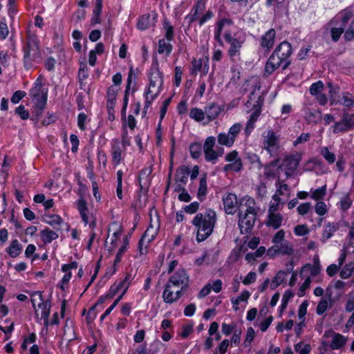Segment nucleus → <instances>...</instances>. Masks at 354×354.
I'll return each mask as SVG.
<instances>
[{
	"label": "nucleus",
	"instance_id": "obj_58",
	"mask_svg": "<svg viewBox=\"0 0 354 354\" xmlns=\"http://www.w3.org/2000/svg\"><path fill=\"white\" fill-rule=\"evenodd\" d=\"M345 28L340 26L339 28H332L330 29V36L333 41L337 42L339 41L342 35L345 32Z\"/></svg>",
	"mask_w": 354,
	"mask_h": 354
},
{
	"label": "nucleus",
	"instance_id": "obj_48",
	"mask_svg": "<svg viewBox=\"0 0 354 354\" xmlns=\"http://www.w3.org/2000/svg\"><path fill=\"white\" fill-rule=\"evenodd\" d=\"M311 198L315 201H319L323 199L326 194V185H324L315 190H311Z\"/></svg>",
	"mask_w": 354,
	"mask_h": 354
},
{
	"label": "nucleus",
	"instance_id": "obj_40",
	"mask_svg": "<svg viewBox=\"0 0 354 354\" xmlns=\"http://www.w3.org/2000/svg\"><path fill=\"white\" fill-rule=\"evenodd\" d=\"M126 251H127V250L125 249V246H121L119 248V250H118L117 254H116L114 261H113V266L111 267V270H112L111 273V276L116 273V272L118 270L117 266L118 263H120L121 262L122 256Z\"/></svg>",
	"mask_w": 354,
	"mask_h": 354
},
{
	"label": "nucleus",
	"instance_id": "obj_64",
	"mask_svg": "<svg viewBox=\"0 0 354 354\" xmlns=\"http://www.w3.org/2000/svg\"><path fill=\"white\" fill-rule=\"evenodd\" d=\"M342 104L346 107L350 108V107L353 106H354V97L348 93H346L342 97Z\"/></svg>",
	"mask_w": 354,
	"mask_h": 354
},
{
	"label": "nucleus",
	"instance_id": "obj_28",
	"mask_svg": "<svg viewBox=\"0 0 354 354\" xmlns=\"http://www.w3.org/2000/svg\"><path fill=\"white\" fill-rule=\"evenodd\" d=\"M171 41H168L165 38L160 39L158 42V53L160 55L165 54L166 56L170 55L173 50Z\"/></svg>",
	"mask_w": 354,
	"mask_h": 354
},
{
	"label": "nucleus",
	"instance_id": "obj_21",
	"mask_svg": "<svg viewBox=\"0 0 354 354\" xmlns=\"http://www.w3.org/2000/svg\"><path fill=\"white\" fill-rule=\"evenodd\" d=\"M223 110V107L222 106L216 103H211L205 106V113L209 121H213L218 117Z\"/></svg>",
	"mask_w": 354,
	"mask_h": 354
},
{
	"label": "nucleus",
	"instance_id": "obj_7",
	"mask_svg": "<svg viewBox=\"0 0 354 354\" xmlns=\"http://www.w3.org/2000/svg\"><path fill=\"white\" fill-rule=\"evenodd\" d=\"M149 84L147 90L152 91V88L158 86L157 91L160 89L161 92L163 85V74L160 71L159 65L157 61L153 62L149 71Z\"/></svg>",
	"mask_w": 354,
	"mask_h": 354
},
{
	"label": "nucleus",
	"instance_id": "obj_32",
	"mask_svg": "<svg viewBox=\"0 0 354 354\" xmlns=\"http://www.w3.org/2000/svg\"><path fill=\"white\" fill-rule=\"evenodd\" d=\"M353 16L354 12L352 8L347 7L342 10L339 14V17L341 19V26L344 28H346L347 24L353 18Z\"/></svg>",
	"mask_w": 354,
	"mask_h": 354
},
{
	"label": "nucleus",
	"instance_id": "obj_62",
	"mask_svg": "<svg viewBox=\"0 0 354 354\" xmlns=\"http://www.w3.org/2000/svg\"><path fill=\"white\" fill-rule=\"evenodd\" d=\"M15 113L20 117L21 120H26L30 118V113L28 111L26 110L25 106L23 104H20L15 109Z\"/></svg>",
	"mask_w": 354,
	"mask_h": 354
},
{
	"label": "nucleus",
	"instance_id": "obj_13",
	"mask_svg": "<svg viewBox=\"0 0 354 354\" xmlns=\"http://www.w3.org/2000/svg\"><path fill=\"white\" fill-rule=\"evenodd\" d=\"M257 216L239 213L238 225L241 234H249L252 232Z\"/></svg>",
	"mask_w": 354,
	"mask_h": 354
},
{
	"label": "nucleus",
	"instance_id": "obj_43",
	"mask_svg": "<svg viewBox=\"0 0 354 354\" xmlns=\"http://www.w3.org/2000/svg\"><path fill=\"white\" fill-rule=\"evenodd\" d=\"M64 337L68 342H71L74 339H77L75 329L73 326H69L66 322L64 326Z\"/></svg>",
	"mask_w": 354,
	"mask_h": 354
},
{
	"label": "nucleus",
	"instance_id": "obj_63",
	"mask_svg": "<svg viewBox=\"0 0 354 354\" xmlns=\"http://www.w3.org/2000/svg\"><path fill=\"white\" fill-rule=\"evenodd\" d=\"M344 38L346 41L354 39V19L351 22L348 28L344 34Z\"/></svg>",
	"mask_w": 354,
	"mask_h": 354
},
{
	"label": "nucleus",
	"instance_id": "obj_1",
	"mask_svg": "<svg viewBox=\"0 0 354 354\" xmlns=\"http://www.w3.org/2000/svg\"><path fill=\"white\" fill-rule=\"evenodd\" d=\"M189 276L184 268H178L171 275L162 292L164 302L172 304L188 290Z\"/></svg>",
	"mask_w": 354,
	"mask_h": 354
},
{
	"label": "nucleus",
	"instance_id": "obj_26",
	"mask_svg": "<svg viewBox=\"0 0 354 354\" xmlns=\"http://www.w3.org/2000/svg\"><path fill=\"white\" fill-rule=\"evenodd\" d=\"M46 94L44 93L41 100H37V102H35L34 107L35 114L31 118L32 120H35L37 121L42 116L43 111L46 106Z\"/></svg>",
	"mask_w": 354,
	"mask_h": 354
},
{
	"label": "nucleus",
	"instance_id": "obj_47",
	"mask_svg": "<svg viewBox=\"0 0 354 354\" xmlns=\"http://www.w3.org/2000/svg\"><path fill=\"white\" fill-rule=\"evenodd\" d=\"M205 113L201 109L192 108L189 112V117L196 122H201L205 119Z\"/></svg>",
	"mask_w": 354,
	"mask_h": 354
},
{
	"label": "nucleus",
	"instance_id": "obj_12",
	"mask_svg": "<svg viewBox=\"0 0 354 354\" xmlns=\"http://www.w3.org/2000/svg\"><path fill=\"white\" fill-rule=\"evenodd\" d=\"M44 93L46 94V101L48 100V88H44L43 76L41 75L36 79L32 88L29 91V95L33 100H41Z\"/></svg>",
	"mask_w": 354,
	"mask_h": 354
},
{
	"label": "nucleus",
	"instance_id": "obj_22",
	"mask_svg": "<svg viewBox=\"0 0 354 354\" xmlns=\"http://www.w3.org/2000/svg\"><path fill=\"white\" fill-rule=\"evenodd\" d=\"M103 0H95V6L92 12L91 25L95 26L101 23V14L102 12Z\"/></svg>",
	"mask_w": 354,
	"mask_h": 354
},
{
	"label": "nucleus",
	"instance_id": "obj_20",
	"mask_svg": "<svg viewBox=\"0 0 354 354\" xmlns=\"http://www.w3.org/2000/svg\"><path fill=\"white\" fill-rule=\"evenodd\" d=\"M42 221L53 227L55 230H61V225L64 223L63 218L58 214H45Z\"/></svg>",
	"mask_w": 354,
	"mask_h": 354
},
{
	"label": "nucleus",
	"instance_id": "obj_38",
	"mask_svg": "<svg viewBox=\"0 0 354 354\" xmlns=\"http://www.w3.org/2000/svg\"><path fill=\"white\" fill-rule=\"evenodd\" d=\"M243 165L241 159L235 160L234 162H232L229 164L225 165L223 167V171L225 172L234 171L240 172L243 169Z\"/></svg>",
	"mask_w": 354,
	"mask_h": 354
},
{
	"label": "nucleus",
	"instance_id": "obj_31",
	"mask_svg": "<svg viewBox=\"0 0 354 354\" xmlns=\"http://www.w3.org/2000/svg\"><path fill=\"white\" fill-rule=\"evenodd\" d=\"M41 239L44 243H50L53 240L57 239L59 235L55 231L51 230L48 227H46L40 232Z\"/></svg>",
	"mask_w": 354,
	"mask_h": 354
},
{
	"label": "nucleus",
	"instance_id": "obj_46",
	"mask_svg": "<svg viewBox=\"0 0 354 354\" xmlns=\"http://www.w3.org/2000/svg\"><path fill=\"white\" fill-rule=\"evenodd\" d=\"M133 279L132 274L130 272H128L126 273L125 277L124 279L115 281V283L119 286V288L122 289H124L125 287L129 288L131 281Z\"/></svg>",
	"mask_w": 354,
	"mask_h": 354
},
{
	"label": "nucleus",
	"instance_id": "obj_50",
	"mask_svg": "<svg viewBox=\"0 0 354 354\" xmlns=\"http://www.w3.org/2000/svg\"><path fill=\"white\" fill-rule=\"evenodd\" d=\"M320 153L329 164H333L335 162L336 158L335 153L330 151L327 147H322Z\"/></svg>",
	"mask_w": 354,
	"mask_h": 354
},
{
	"label": "nucleus",
	"instance_id": "obj_18",
	"mask_svg": "<svg viewBox=\"0 0 354 354\" xmlns=\"http://www.w3.org/2000/svg\"><path fill=\"white\" fill-rule=\"evenodd\" d=\"M206 2L201 0H196L189 12L186 17L185 19L188 20L189 26L198 19L199 14L205 10Z\"/></svg>",
	"mask_w": 354,
	"mask_h": 354
},
{
	"label": "nucleus",
	"instance_id": "obj_10",
	"mask_svg": "<svg viewBox=\"0 0 354 354\" xmlns=\"http://www.w3.org/2000/svg\"><path fill=\"white\" fill-rule=\"evenodd\" d=\"M223 36L225 41L230 44L227 55L230 59H233L236 55L240 54L243 41L233 37L230 30L225 31Z\"/></svg>",
	"mask_w": 354,
	"mask_h": 354
},
{
	"label": "nucleus",
	"instance_id": "obj_34",
	"mask_svg": "<svg viewBox=\"0 0 354 354\" xmlns=\"http://www.w3.org/2000/svg\"><path fill=\"white\" fill-rule=\"evenodd\" d=\"M163 29L165 30V37L168 41H173L175 36L174 27L170 21L165 19L162 22Z\"/></svg>",
	"mask_w": 354,
	"mask_h": 354
},
{
	"label": "nucleus",
	"instance_id": "obj_44",
	"mask_svg": "<svg viewBox=\"0 0 354 354\" xmlns=\"http://www.w3.org/2000/svg\"><path fill=\"white\" fill-rule=\"evenodd\" d=\"M123 175H124V173L121 169L118 170L116 173V176H117L116 195H117V197L120 200H122L123 198V194H122Z\"/></svg>",
	"mask_w": 354,
	"mask_h": 354
},
{
	"label": "nucleus",
	"instance_id": "obj_60",
	"mask_svg": "<svg viewBox=\"0 0 354 354\" xmlns=\"http://www.w3.org/2000/svg\"><path fill=\"white\" fill-rule=\"evenodd\" d=\"M9 34V30L8 28V25L6 21V19L3 18L0 21V39L1 40H4L7 38Z\"/></svg>",
	"mask_w": 354,
	"mask_h": 354
},
{
	"label": "nucleus",
	"instance_id": "obj_45",
	"mask_svg": "<svg viewBox=\"0 0 354 354\" xmlns=\"http://www.w3.org/2000/svg\"><path fill=\"white\" fill-rule=\"evenodd\" d=\"M218 142L221 145H224L228 147H232L234 142L233 141L232 138H230V136L228 135V133H220L218 135Z\"/></svg>",
	"mask_w": 354,
	"mask_h": 354
},
{
	"label": "nucleus",
	"instance_id": "obj_8",
	"mask_svg": "<svg viewBox=\"0 0 354 354\" xmlns=\"http://www.w3.org/2000/svg\"><path fill=\"white\" fill-rule=\"evenodd\" d=\"M110 145L111 162L114 167H117L124 160V156L122 155L125 153L127 148L122 146L120 139L117 138H114L111 140Z\"/></svg>",
	"mask_w": 354,
	"mask_h": 354
},
{
	"label": "nucleus",
	"instance_id": "obj_5",
	"mask_svg": "<svg viewBox=\"0 0 354 354\" xmlns=\"http://www.w3.org/2000/svg\"><path fill=\"white\" fill-rule=\"evenodd\" d=\"M263 149L271 156H277L280 149V136L273 129H268L262 134Z\"/></svg>",
	"mask_w": 354,
	"mask_h": 354
},
{
	"label": "nucleus",
	"instance_id": "obj_3",
	"mask_svg": "<svg viewBox=\"0 0 354 354\" xmlns=\"http://www.w3.org/2000/svg\"><path fill=\"white\" fill-rule=\"evenodd\" d=\"M216 221V213L212 209H207L204 212L196 214L191 223L195 227L196 241L198 243L205 241L212 235Z\"/></svg>",
	"mask_w": 354,
	"mask_h": 354
},
{
	"label": "nucleus",
	"instance_id": "obj_9",
	"mask_svg": "<svg viewBox=\"0 0 354 354\" xmlns=\"http://www.w3.org/2000/svg\"><path fill=\"white\" fill-rule=\"evenodd\" d=\"M301 158V153L298 152L295 154L288 155L283 158V166L286 170L287 177H290L297 169Z\"/></svg>",
	"mask_w": 354,
	"mask_h": 354
},
{
	"label": "nucleus",
	"instance_id": "obj_49",
	"mask_svg": "<svg viewBox=\"0 0 354 354\" xmlns=\"http://www.w3.org/2000/svg\"><path fill=\"white\" fill-rule=\"evenodd\" d=\"M294 297V293L291 290H286L283 295L281 304L279 306L280 312H282L287 308L288 304L290 299Z\"/></svg>",
	"mask_w": 354,
	"mask_h": 354
},
{
	"label": "nucleus",
	"instance_id": "obj_37",
	"mask_svg": "<svg viewBox=\"0 0 354 354\" xmlns=\"http://www.w3.org/2000/svg\"><path fill=\"white\" fill-rule=\"evenodd\" d=\"M150 14H145L138 18L136 27L140 30H146L149 28Z\"/></svg>",
	"mask_w": 354,
	"mask_h": 354
},
{
	"label": "nucleus",
	"instance_id": "obj_35",
	"mask_svg": "<svg viewBox=\"0 0 354 354\" xmlns=\"http://www.w3.org/2000/svg\"><path fill=\"white\" fill-rule=\"evenodd\" d=\"M189 150L191 157L194 159H198L202 154V145L199 142H194L189 145Z\"/></svg>",
	"mask_w": 354,
	"mask_h": 354
},
{
	"label": "nucleus",
	"instance_id": "obj_54",
	"mask_svg": "<svg viewBox=\"0 0 354 354\" xmlns=\"http://www.w3.org/2000/svg\"><path fill=\"white\" fill-rule=\"evenodd\" d=\"M295 350L299 354H308L311 351V346L309 344H304L303 342H299L295 345Z\"/></svg>",
	"mask_w": 354,
	"mask_h": 354
},
{
	"label": "nucleus",
	"instance_id": "obj_51",
	"mask_svg": "<svg viewBox=\"0 0 354 354\" xmlns=\"http://www.w3.org/2000/svg\"><path fill=\"white\" fill-rule=\"evenodd\" d=\"M353 201L351 198L350 194H346L340 199L339 205L340 209L343 212H346L352 205Z\"/></svg>",
	"mask_w": 354,
	"mask_h": 354
},
{
	"label": "nucleus",
	"instance_id": "obj_36",
	"mask_svg": "<svg viewBox=\"0 0 354 354\" xmlns=\"http://www.w3.org/2000/svg\"><path fill=\"white\" fill-rule=\"evenodd\" d=\"M339 229V224L337 223H328L323 231V237L329 239L335 234V232Z\"/></svg>",
	"mask_w": 354,
	"mask_h": 354
},
{
	"label": "nucleus",
	"instance_id": "obj_29",
	"mask_svg": "<svg viewBox=\"0 0 354 354\" xmlns=\"http://www.w3.org/2000/svg\"><path fill=\"white\" fill-rule=\"evenodd\" d=\"M190 174V169L185 165H181L178 167L176 172L177 183L186 185L188 180V176Z\"/></svg>",
	"mask_w": 354,
	"mask_h": 354
},
{
	"label": "nucleus",
	"instance_id": "obj_16",
	"mask_svg": "<svg viewBox=\"0 0 354 354\" xmlns=\"http://www.w3.org/2000/svg\"><path fill=\"white\" fill-rule=\"evenodd\" d=\"M233 24L232 19L227 17H223L216 21L214 31V39L219 46H223V41L221 38V35L224 27L225 26H230L233 25Z\"/></svg>",
	"mask_w": 354,
	"mask_h": 354
},
{
	"label": "nucleus",
	"instance_id": "obj_41",
	"mask_svg": "<svg viewBox=\"0 0 354 354\" xmlns=\"http://www.w3.org/2000/svg\"><path fill=\"white\" fill-rule=\"evenodd\" d=\"M254 205L255 201L254 198L250 196L245 197V205L246 207V209L244 214L257 216V212L254 208Z\"/></svg>",
	"mask_w": 354,
	"mask_h": 354
},
{
	"label": "nucleus",
	"instance_id": "obj_57",
	"mask_svg": "<svg viewBox=\"0 0 354 354\" xmlns=\"http://www.w3.org/2000/svg\"><path fill=\"white\" fill-rule=\"evenodd\" d=\"M152 229L153 228V226L152 225H150L147 229L146 230V231L144 232V234L142 235V236L140 237L139 241H138V252L140 253V254H144L146 253V252H144V249H143V244H144V241L145 239L149 236V232H150V229Z\"/></svg>",
	"mask_w": 354,
	"mask_h": 354
},
{
	"label": "nucleus",
	"instance_id": "obj_42",
	"mask_svg": "<svg viewBox=\"0 0 354 354\" xmlns=\"http://www.w3.org/2000/svg\"><path fill=\"white\" fill-rule=\"evenodd\" d=\"M354 271V263L350 262L346 263L341 270L339 273V277L342 279H348L353 274Z\"/></svg>",
	"mask_w": 354,
	"mask_h": 354
},
{
	"label": "nucleus",
	"instance_id": "obj_61",
	"mask_svg": "<svg viewBox=\"0 0 354 354\" xmlns=\"http://www.w3.org/2000/svg\"><path fill=\"white\" fill-rule=\"evenodd\" d=\"M329 308L328 301L326 299H321L316 308V313L318 315H322Z\"/></svg>",
	"mask_w": 354,
	"mask_h": 354
},
{
	"label": "nucleus",
	"instance_id": "obj_55",
	"mask_svg": "<svg viewBox=\"0 0 354 354\" xmlns=\"http://www.w3.org/2000/svg\"><path fill=\"white\" fill-rule=\"evenodd\" d=\"M247 158L250 164H256L258 169H261L263 167V164L261 162L260 157L257 153H248L247 154Z\"/></svg>",
	"mask_w": 354,
	"mask_h": 354
},
{
	"label": "nucleus",
	"instance_id": "obj_52",
	"mask_svg": "<svg viewBox=\"0 0 354 354\" xmlns=\"http://www.w3.org/2000/svg\"><path fill=\"white\" fill-rule=\"evenodd\" d=\"M205 159L207 162H211L214 165L217 162L218 156L215 149L205 150L204 151Z\"/></svg>",
	"mask_w": 354,
	"mask_h": 354
},
{
	"label": "nucleus",
	"instance_id": "obj_39",
	"mask_svg": "<svg viewBox=\"0 0 354 354\" xmlns=\"http://www.w3.org/2000/svg\"><path fill=\"white\" fill-rule=\"evenodd\" d=\"M257 113H252L250 115L244 130L246 136H249L255 127V123L259 118V117L257 116Z\"/></svg>",
	"mask_w": 354,
	"mask_h": 354
},
{
	"label": "nucleus",
	"instance_id": "obj_59",
	"mask_svg": "<svg viewBox=\"0 0 354 354\" xmlns=\"http://www.w3.org/2000/svg\"><path fill=\"white\" fill-rule=\"evenodd\" d=\"M242 129V126L240 123H235L229 129L228 131V135L230 136V138H232L233 141L234 142L236 140V138L240 133L241 130Z\"/></svg>",
	"mask_w": 354,
	"mask_h": 354
},
{
	"label": "nucleus",
	"instance_id": "obj_4",
	"mask_svg": "<svg viewBox=\"0 0 354 354\" xmlns=\"http://www.w3.org/2000/svg\"><path fill=\"white\" fill-rule=\"evenodd\" d=\"M23 65L26 71L30 70L41 59L39 41L36 37L29 38L22 46Z\"/></svg>",
	"mask_w": 354,
	"mask_h": 354
},
{
	"label": "nucleus",
	"instance_id": "obj_25",
	"mask_svg": "<svg viewBox=\"0 0 354 354\" xmlns=\"http://www.w3.org/2000/svg\"><path fill=\"white\" fill-rule=\"evenodd\" d=\"M207 194V174L204 173L200 178L199 187L197 192V198L203 202Z\"/></svg>",
	"mask_w": 354,
	"mask_h": 354
},
{
	"label": "nucleus",
	"instance_id": "obj_53",
	"mask_svg": "<svg viewBox=\"0 0 354 354\" xmlns=\"http://www.w3.org/2000/svg\"><path fill=\"white\" fill-rule=\"evenodd\" d=\"M342 121L346 125L349 131L354 127V114L344 112L342 117Z\"/></svg>",
	"mask_w": 354,
	"mask_h": 354
},
{
	"label": "nucleus",
	"instance_id": "obj_27",
	"mask_svg": "<svg viewBox=\"0 0 354 354\" xmlns=\"http://www.w3.org/2000/svg\"><path fill=\"white\" fill-rule=\"evenodd\" d=\"M160 94V89L156 91L155 93H153V91L147 90L145 92V106L144 109L142 110V117H145L147 115V110L149 107L152 104L153 101L156 100V98Z\"/></svg>",
	"mask_w": 354,
	"mask_h": 354
},
{
	"label": "nucleus",
	"instance_id": "obj_24",
	"mask_svg": "<svg viewBox=\"0 0 354 354\" xmlns=\"http://www.w3.org/2000/svg\"><path fill=\"white\" fill-rule=\"evenodd\" d=\"M23 250V245L15 239L11 241L6 251L11 258L17 257Z\"/></svg>",
	"mask_w": 354,
	"mask_h": 354
},
{
	"label": "nucleus",
	"instance_id": "obj_2",
	"mask_svg": "<svg viewBox=\"0 0 354 354\" xmlns=\"http://www.w3.org/2000/svg\"><path fill=\"white\" fill-rule=\"evenodd\" d=\"M292 53L293 48L289 41L284 40L280 42L266 62L263 75L269 77L280 67L282 71L287 69L292 64L290 57Z\"/></svg>",
	"mask_w": 354,
	"mask_h": 354
},
{
	"label": "nucleus",
	"instance_id": "obj_15",
	"mask_svg": "<svg viewBox=\"0 0 354 354\" xmlns=\"http://www.w3.org/2000/svg\"><path fill=\"white\" fill-rule=\"evenodd\" d=\"M279 161L280 159L277 158L269 163L263 165L262 168L264 169L263 174L266 179L272 180L275 178H278L281 169V166L279 165Z\"/></svg>",
	"mask_w": 354,
	"mask_h": 354
},
{
	"label": "nucleus",
	"instance_id": "obj_56",
	"mask_svg": "<svg viewBox=\"0 0 354 354\" xmlns=\"http://www.w3.org/2000/svg\"><path fill=\"white\" fill-rule=\"evenodd\" d=\"M324 89V83L322 81L319 80L316 82H314L311 84L310 87V93L315 96L316 95H319V93H322V91Z\"/></svg>",
	"mask_w": 354,
	"mask_h": 354
},
{
	"label": "nucleus",
	"instance_id": "obj_30",
	"mask_svg": "<svg viewBox=\"0 0 354 354\" xmlns=\"http://www.w3.org/2000/svg\"><path fill=\"white\" fill-rule=\"evenodd\" d=\"M346 343V338L344 335L339 333H335L330 342V346L333 350H338L344 347Z\"/></svg>",
	"mask_w": 354,
	"mask_h": 354
},
{
	"label": "nucleus",
	"instance_id": "obj_14",
	"mask_svg": "<svg viewBox=\"0 0 354 354\" xmlns=\"http://www.w3.org/2000/svg\"><path fill=\"white\" fill-rule=\"evenodd\" d=\"M77 209L80 214L82 221L84 225L88 224L89 227L93 230L96 227V221L93 219L91 222L88 223V207L86 200L83 197H80L76 202Z\"/></svg>",
	"mask_w": 354,
	"mask_h": 354
},
{
	"label": "nucleus",
	"instance_id": "obj_19",
	"mask_svg": "<svg viewBox=\"0 0 354 354\" xmlns=\"http://www.w3.org/2000/svg\"><path fill=\"white\" fill-rule=\"evenodd\" d=\"M223 203L227 214H234L236 212L235 204L237 203V197L235 194L228 193L223 198Z\"/></svg>",
	"mask_w": 354,
	"mask_h": 354
},
{
	"label": "nucleus",
	"instance_id": "obj_23",
	"mask_svg": "<svg viewBox=\"0 0 354 354\" xmlns=\"http://www.w3.org/2000/svg\"><path fill=\"white\" fill-rule=\"evenodd\" d=\"M283 221V216L279 213L269 212L268 215V219L266 222L267 227H272L273 229H279Z\"/></svg>",
	"mask_w": 354,
	"mask_h": 354
},
{
	"label": "nucleus",
	"instance_id": "obj_6",
	"mask_svg": "<svg viewBox=\"0 0 354 354\" xmlns=\"http://www.w3.org/2000/svg\"><path fill=\"white\" fill-rule=\"evenodd\" d=\"M151 173V167H145L140 169L138 174L136 185L138 186L136 193L139 199L141 198L142 194L145 196H147L148 194L152 181Z\"/></svg>",
	"mask_w": 354,
	"mask_h": 354
},
{
	"label": "nucleus",
	"instance_id": "obj_17",
	"mask_svg": "<svg viewBox=\"0 0 354 354\" xmlns=\"http://www.w3.org/2000/svg\"><path fill=\"white\" fill-rule=\"evenodd\" d=\"M276 34V30L273 28L267 30L260 38L261 46L266 50L270 51L274 46Z\"/></svg>",
	"mask_w": 354,
	"mask_h": 354
},
{
	"label": "nucleus",
	"instance_id": "obj_11",
	"mask_svg": "<svg viewBox=\"0 0 354 354\" xmlns=\"http://www.w3.org/2000/svg\"><path fill=\"white\" fill-rule=\"evenodd\" d=\"M38 295L41 303L38 304L39 308L41 310V318L44 319V325L46 326V331H48L49 326V316L50 314L51 302L49 299L44 300L41 291H35L31 296Z\"/></svg>",
	"mask_w": 354,
	"mask_h": 354
},
{
	"label": "nucleus",
	"instance_id": "obj_33",
	"mask_svg": "<svg viewBox=\"0 0 354 354\" xmlns=\"http://www.w3.org/2000/svg\"><path fill=\"white\" fill-rule=\"evenodd\" d=\"M308 269L310 271V274L312 277H315L318 275L321 272V265L319 263V258H314L313 264L306 263L303 269Z\"/></svg>",
	"mask_w": 354,
	"mask_h": 354
}]
</instances>
